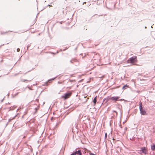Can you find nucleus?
Listing matches in <instances>:
<instances>
[{"instance_id": "nucleus-4", "label": "nucleus", "mask_w": 155, "mask_h": 155, "mask_svg": "<svg viewBox=\"0 0 155 155\" xmlns=\"http://www.w3.org/2000/svg\"><path fill=\"white\" fill-rule=\"evenodd\" d=\"M120 97L118 96H113L112 97L109 98V99H108V100H111L112 101H114V102H116L118 100V99Z\"/></svg>"}, {"instance_id": "nucleus-29", "label": "nucleus", "mask_w": 155, "mask_h": 155, "mask_svg": "<svg viewBox=\"0 0 155 155\" xmlns=\"http://www.w3.org/2000/svg\"><path fill=\"white\" fill-rule=\"evenodd\" d=\"M147 28L146 27H145V28Z\"/></svg>"}, {"instance_id": "nucleus-24", "label": "nucleus", "mask_w": 155, "mask_h": 155, "mask_svg": "<svg viewBox=\"0 0 155 155\" xmlns=\"http://www.w3.org/2000/svg\"><path fill=\"white\" fill-rule=\"evenodd\" d=\"M125 130H127V127H125Z\"/></svg>"}, {"instance_id": "nucleus-19", "label": "nucleus", "mask_w": 155, "mask_h": 155, "mask_svg": "<svg viewBox=\"0 0 155 155\" xmlns=\"http://www.w3.org/2000/svg\"><path fill=\"white\" fill-rule=\"evenodd\" d=\"M105 139H107V137H108L109 138L110 137V136H104Z\"/></svg>"}, {"instance_id": "nucleus-3", "label": "nucleus", "mask_w": 155, "mask_h": 155, "mask_svg": "<svg viewBox=\"0 0 155 155\" xmlns=\"http://www.w3.org/2000/svg\"><path fill=\"white\" fill-rule=\"evenodd\" d=\"M140 138L136 136H133L132 137H130L129 139L134 142L135 143H137L138 141V139Z\"/></svg>"}, {"instance_id": "nucleus-11", "label": "nucleus", "mask_w": 155, "mask_h": 155, "mask_svg": "<svg viewBox=\"0 0 155 155\" xmlns=\"http://www.w3.org/2000/svg\"><path fill=\"white\" fill-rule=\"evenodd\" d=\"M77 148H76L75 150L73 151V152L70 155H75L76 154V150Z\"/></svg>"}, {"instance_id": "nucleus-16", "label": "nucleus", "mask_w": 155, "mask_h": 155, "mask_svg": "<svg viewBox=\"0 0 155 155\" xmlns=\"http://www.w3.org/2000/svg\"><path fill=\"white\" fill-rule=\"evenodd\" d=\"M89 154L90 155H96L95 154L92 153H91V152H90L89 153Z\"/></svg>"}, {"instance_id": "nucleus-8", "label": "nucleus", "mask_w": 155, "mask_h": 155, "mask_svg": "<svg viewBox=\"0 0 155 155\" xmlns=\"http://www.w3.org/2000/svg\"><path fill=\"white\" fill-rule=\"evenodd\" d=\"M151 149L152 150H155V144H153L151 145Z\"/></svg>"}, {"instance_id": "nucleus-20", "label": "nucleus", "mask_w": 155, "mask_h": 155, "mask_svg": "<svg viewBox=\"0 0 155 155\" xmlns=\"http://www.w3.org/2000/svg\"><path fill=\"white\" fill-rule=\"evenodd\" d=\"M28 81L27 80H23V82H25V81Z\"/></svg>"}, {"instance_id": "nucleus-14", "label": "nucleus", "mask_w": 155, "mask_h": 155, "mask_svg": "<svg viewBox=\"0 0 155 155\" xmlns=\"http://www.w3.org/2000/svg\"><path fill=\"white\" fill-rule=\"evenodd\" d=\"M109 98H108V97H107V98H104L103 100V102H104L106 100V101H105V103H107L108 101H109V100H108V99H109Z\"/></svg>"}, {"instance_id": "nucleus-7", "label": "nucleus", "mask_w": 155, "mask_h": 155, "mask_svg": "<svg viewBox=\"0 0 155 155\" xmlns=\"http://www.w3.org/2000/svg\"><path fill=\"white\" fill-rule=\"evenodd\" d=\"M76 154L78 155H82V151L81 150H76Z\"/></svg>"}, {"instance_id": "nucleus-15", "label": "nucleus", "mask_w": 155, "mask_h": 155, "mask_svg": "<svg viewBox=\"0 0 155 155\" xmlns=\"http://www.w3.org/2000/svg\"><path fill=\"white\" fill-rule=\"evenodd\" d=\"M127 85H124L123 86V87H122V89H126V87H127Z\"/></svg>"}, {"instance_id": "nucleus-26", "label": "nucleus", "mask_w": 155, "mask_h": 155, "mask_svg": "<svg viewBox=\"0 0 155 155\" xmlns=\"http://www.w3.org/2000/svg\"><path fill=\"white\" fill-rule=\"evenodd\" d=\"M78 137V138H79L80 137V136H77Z\"/></svg>"}, {"instance_id": "nucleus-12", "label": "nucleus", "mask_w": 155, "mask_h": 155, "mask_svg": "<svg viewBox=\"0 0 155 155\" xmlns=\"http://www.w3.org/2000/svg\"><path fill=\"white\" fill-rule=\"evenodd\" d=\"M97 96L95 97L94 98V100L93 101V103H94V105L96 104V102H97Z\"/></svg>"}, {"instance_id": "nucleus-5", "label": "nucleus", "mask_w": 155, "mask_h": 155, "mask_svg": "<svg viewBox=\"0 0 155 155\" xmlns=\"http://www.w3.org/2000/svg\"><path fill=\"white\" fill-rule=\"evenodd\" d=\"M68 113L69 112H71L72 110H73L75 108V107H74V105H73L72 104H71L69 106H68Z\"/></svg>"}, {"instance_id": "nucleus-30", "label": "nucleus", "mask_w": 155, "mask_h": 155, "mask_svg": "<svg viewBox=\"0 0 155 155\" xmlns=\"http://www.w3.org/2000/svg\"><path fill=\"white\" fill-rule=\"evenodd\" d=\"M75 138H76V137H77V136H75Z\"/></svg>"}, {"instance_id": "nucleus-18", "label": "nucleus", "mask_w": 155, "mask_h": 155, "mask_svg": "<svg viewBox=\"0 0 155 155\" xmlns=\"http://www.w3.org/2000/svg\"><path fill=\"white\" fill-rule=\"evenodd\" d=\"M20 51V49H19V48H18L17 49V52H19Z\"/></svg>"}, {"instance_id": "nucleus-1", "label": "nucleus", "mask_w": 155, "mask_h": 155, "mask_svg": "<svg viewBox=\"0 0 155 155\" xmlns=\"http://www.w3.org/2000/svg\"><path fill=\"white\" fill-rule=\"evenodd\" d=\"M127 62L134 64L137 62V57L134 56L130 58L127 60Z\"/></svg>"}, {"instance_id": "nucleus-21", "label": "nucleus", "mask_w": 155, "mask_h": 155, "mask_svg": "<svg viewBox=\"0 0 155 155\" xmlns=\"http://www.w3.org/2000/svg\"><path fill=\"white\" fill-rule=\"evenodd\" d=\"M120 100V101H124V99H121L120 100Z\"/></svg>"}, {"instance_id": "nucleus-13", "label": "nucleus", "mask_w": 155, "mask_h": 155, "mask_svg": "<svg viewBox=\"0 0 155 155\" xmlns=\"http://www.w3.org/2000/svg\"><path fill=\"white\" fill-rule=\"evenodd\" d=\"M77 61V59H73L70 61L71 63H73L74 62H76Z\"/></svg>"}, {"instance_id": "nucleus-6", "label": "nucleus", "mask_w": 155, "mask_h": 155, "mask_svg": "<svg viewBox=\"0 0 155 155\" xmlns=\"http://www.w3.org/2000/svg\"><path fill=\"white\" fill-rule=\"evenodd\" d=\"M61 97L64 100L67 99L68 98V93H66L64 95L62 96Z\"/></svg>"}, {"instance_id": "nucleus-31", "label": "nucleus", "mask_w": 155, "mask_h": 155, "mask_svg": "<svg viewBox=\"0 0 155 155\" xmlns=\"http://www.w3.org/2000/svg\"><path fill=\"white\" fill-rule=\"evenodd\" d=\"M153 27L152 26H151V28H152Z\"/></svg>"}, {"instance_id": "nucleus-22", "label": "nucleus", "mask_w": 155, "mask_h": 155, "mask_svg": "<svg viewBox=\"0 0 155 155\" xmlns=\"http://www.w3.org/2000/svg\"><path fill=\"white\" fill-rule=\"evenodd\" d=\"M113 112L116 113V114H117V112H116V111H113Z\"/></svg>"}, {"instance_id": "nucleus-9", "label": "nucleus", "mask_w": 155, "mask_h": 155, "mask_svg": "<svg viewBox=\"0 0 155 155\" xmlns=\"http://www.w3.org/2000/svg\"><path fill=\"white\" fill-rule=\"evenodd\" d=\"M145 148V147H141V149L140 150V152L145 153V152L144 151Z\"/></svg>"}, {"instance_id": "nucleus-28", "label": "nucleus", "mask_w": 155, "mask_h": 155, "mask_svg": "<svg viewBox=\"0 0 155 155\" xmlns=\"http://www.w3.org/2000/svg\"><path fill=\"white\" fill-rule=\"evenodd\" d=\"M84 3H85V2H84V3H83V4H84Z\"/></svg>"}, {"instance_id": "nucleus-23", "label": "nucleus", "mask_w": 155, "mask_h": 155, "mask_svg": "<svg viewBox=\"0 0 155 155\" xmlns=\"http://www.w3.org/2000/svg\"><path fill=\"white\" fill-rule=\"evenodd\" d=\"M105 136H107V133H105Z\"/></svg>"}, {"instance_id": "nucleus-2", "label": "nucleus", "mask_w": 155, "mask_h": 155, "mask_svg": "<svg viewBox=\"0 0 155 155\" xmlns=\"http://www.w3.org/2000/svg\"><path fill=\"white\" fill-rule=\"evenodd\" d=\"M142 105V103L140 102V104L139 106V109L140 111V113L142 115H146L147 114V112L145 109L143 108Z\"/></svg>"}, {"instance_id": "nucleus-10", "label": "nucleus", "mask_w": 155, "mask_h": 155, "mask_svg": "<svg viewBox=\"0 0 155 155\" xmlns=\"http://www.w3.org/2000/svg\"><path fill=\"white\" fill-rule=\"evenodd\" d=\"M111 138L110 139H111V138H112V140L114 143L116 141H118V140H116L114 138V136H110Z\"/></svg>"}, {"instance_id": "nucleus-25", "label": "nucleus", "mask_w": 155, "mask_h": 155, "mask_svg": "<svg viewBox=\"0 0 155 155\" xmlns=\"http://www.w3.org/2000/svg\"><path fill=\"white\" fill-rule=\"evenodd\" d=\"M28 88H29V89L31 90L32 89L30 88L29 87H28Z\"/></svg>"}, {"instance_id": "nucleus-27", "label": "nucleus", "mask_w": 155, "mask_h": 155, "mask_svg": "<svg viewBox=\"0 0 155 155\" xmlns=\"http://www.w3.org/2000/svg\"><path fill=\"white\" fill-rule=\"evenodd\" d=\"M73 138H74V136H73Z\"/></svg>"}, {"instance_id": "nucleus-17", "label": "nucleus", "mask_w": 155, "mask_h": 155, "mask_svg": "<svg viewBox=\"0 0 155 155\" xmlns=\"http://www.w3.org/2000/svg\"><path fill=\"white\" fill-rule=\"evenodd\" d=\"M71 92H68V97L71 96Z\"/></svg>"}]
</instances>
